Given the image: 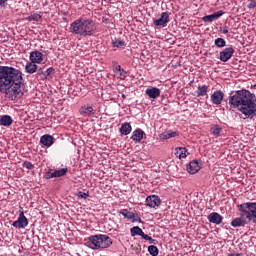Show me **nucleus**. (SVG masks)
<instances>
[{
    "instance_id": "f257e3e1",
    "label": "nucleus",
    "mask_w": 256,
    "mask_h": 256,
    "mask_svg": "<svg viewBox=\"0 0 256 256\" xmlns=\"http://www.w3.org/2000/svg\"><path fill=\"white\" fill-rule=\"evenodd\" d=\"M25 89V80L23 72L11 66H0V93H3L10 99L15 101L23 97Z\"/></svg>"
},
{
    "instance_id": "f03ea898",
    "label": "nucleus",
    "mask_w": 256,
    "mask_h": 256,
    "mask_svg": "<svg viewBox=\"0 0 256 256\" xmlns=\"http://www.w3.org/2000/svg\"><path fill=\"white\" fill-rule=\"evenodd\" d=\"M228 104L231 109L239 108L240 113L245 115L246 119H255L256 117V96L249 90L242 89L232 91L228 97Z\"/></svg>"
},
{
    "instance_id": "7ed1b4c3",
    "label": "nucleus",
    "mask_w": 256,
    "mask_h": 256,
    "mask_svg": "<svg viewBox=\"0 0 256 256\" xmlns=\"http://www.w3.org/2000/svg\"><path fill=\"white\" fill-rule=\"evenodd\" d=\"M70 33L80 37H91L95 33L93 19L80 17L70 24Z\"/></svg>"
},
{
    "instance_id": "20e7f679",
    "label": "nucleus",
    "mask_w": 256,
    "mask_h": 256,
    "mask_svg": "<svg viewBox=\"0 0 256 256\" xmlns=\"http://www.w3.org/2000/svg\"><path fill=\"white\" fill-rule=\"evenodd\" d=\"M238 211L243 221L256 223V202H246L238 205Z\"/></svg>"
},
{
    "instance_id": "39448f33",
    "label": "nucleus",
    "mask_w": 256,
    "mask_h": 256,
    "mask_svg": "<svg viewBox=\"0 0 256 256\" xmlns=\"http://www.w3.org/2000/svg\"><path fill=\"white\" fill-rule=\"evenodd\" d=\"M113 245L111 237L103 234L89 237V247L91 249H107Z\"/></svg>"
},
{
    "instance_id": "423d86ee",
    "label": "nucleus",
    "mask_w": 256,
    "mask_h": 256,
    "mask_svg": "<svg viewBox=\"0 0 256 256\" xmlns=\"http://www.w3.org/2000/svg\"><path fill=\"white\" fill-rule=\"evenodd\" d=\"M28 225L29 220L25 217L24 212H20L18 219L12 223V226L16 227V229H25Z\"/></svg>"
},
{
    "instance_id": "0eeeda50",
    "label": "nucleus",
    "mask_w": 256,
    "mask_h": 256,
    "mask_svg": "<svg viewBox=\"0 0 256 256\" xmlns=\"http://www.w3.org/2000/svg\"><path fill=\"white\" fill-rule=\"evenodd\" d=\"M234 53H235V49L232 46L225 48L220 52L219 59L220 61H222V63H227V61H229V59L233 57Z\"/></svg>"
},
{
    "instance_id": "6e6552de",
    "label": "nucleus",
    "mask_w": 256,
    "mask_h": 256,
    "mask_svg": "<svg viewBox=\"0 0 256 256\" xmlns=\"http://www.w3.org/2000/svg\"><path fill=\"white\" fill-rule=\"evenodd\" d=\"M147 207H151V209H155V207H159L161 205V198L157 195H151L146 198Z\"/></svg>"
},
{
    "instance_id": "1a4fd4ad",
    "label": "nucleus",
    "mask_w": 256,
    "mask_h": 256,
    "mask_svg": "<svg viewBox=\"0 0 256 256\" xmlns=\"http://www.w3.org/2000/svg\"><path fill=\"white\" fill-rule=\"evenodd\" d=\"M169 21V12H163L159 19L154 20V25L156 27H166Z\"/></svg>"
},
{
    "instance_id": "9d476101",
    "label": "nucleus",
    "mask_w": 256,
    "mask_h": 256,
    "mask_svg": "<svg viewBox=\"0 0 256 256\" xmlns=\"http://www.w3.org/2000/svg\"><path fill=\"white\" fill-rule=\"evenodd\" d=\"M223 15H225V12L220 10L214 14L202 17V21H204V23H213V21H217V19H219V17H223Z\"/></svg>"
},
{
    "instance_id": "9b49d317",
    "label": "nucleus",
    "mask_w": 256,
    "mask_h": 256,
    "mask_svg": "<svg viewBox=\"0 0 256 256\" xmlns=\"http://www.w3.org/2000/svg\"><path fill=\"white\" fill-rule=\"evenodd\" d=\"M145 95L148 99H157V97H161V90L157 87L147 88Z\"/></svg>"
},
{
    "instance_id": "f8f14e48",
    "label": "nucleus",
    "mask_w": 256,
    "mask_h": 256,
    "mask_svg": "<svg viewBox=\"0 0 256 256\" xmlns=\"http://www.w3.org/2000/svg\"><path fill=\"white\" fill-rule=\"evenodd\" d=\"M225 97V94L221 90H216L211 95V101L214 105H221L223 98Z\"/></svg>"
},
{
    "instance_id": "ddd939ff",
    "label": "nucleus",
    "mask_w": 256,
    "mask_h": 256,
    "mask_svg": "<svg viewBox=\"0 0 256 256\" xmlns=\"http://www.w3.org/2000/svg\"><path fill=\"white\" fill-rule=\"evenodd\" d=\"M208 221L210 223H214L215 225H221L222 221H223V216H221L219 213L217 212H212L208 215Z\"/></svg>"
},
{
    "instance_id": "4468645a",
    "label": "nucleus",
    "mask_w": 256,
    "mask_h": 256,
    "mask_svg": "<svg viewBox=\"0 0 256 256\" xmlns=\"http://www.w3.org/2000/svg\"><path fill=\"white\" fill-rule=\"evenodd\" d=\"M80 115L83 117H91L95 115V110L91 107V105H84L79 110Z\"/></svg>"
},
{
    "instance_id": "2eb2a0df",
    "label": "nucleus",
    "mask_w": 256,
    "mask_h": 256,
    "mask_svg": "<svg viewBox=\"0 0 256 256\" xmlns=\"http://www.w3.org/2000/svg\"><path fill=\"white\" fill-rule=\"evenodd\" d=\"M200 170L201 166H199V162H197V160L190 162L187 166V171L190 175H195V173H199Z\"/></svg>"
},
{
    "instance_id": "dca6fc26",
    "label": "nucleus",
    "mask_w": 256,
    "mask_h": 256,
    "mask_svg": "<svg viewBox=\"0 0 256 256\" xmlns=\"http://www.w3.org/2000/svg\"><path fill=\"white\" fill-rule=\"evenodd\" d=\"M29 59L32 63H41L43 61V53L39 52V50L32 51Z\"/></svg>"
},
{
    "instance_id": "f3484780",
    "label": "nucleus",
    "mask_w": 256,
    "mask_h": 256,
    "mask_svg": "<svg viewBox=\"0 0 256 256\" xmlns=\"http://www.w3.org/2000/svg\"><path fill=\"white\" fill-rule=\"evenodd\" d=\"M40 143H41V145H44L45 147H51V145H53V143H54V138H53V136H51L49 134L43 135L40 138Z\"/></svg>"
},
{
    "instance_id": "a211bd4d",
    "label": "nucleus",
    "mask_w": 256,
    "mask_h": 256,
    "mask_svg": "<svg viewBox=\"0 0 256 256\" xmlns=\"http://www.w3.org/2000/svg\"><path fill=\"white\" fill-rule=\"evenodd\" d=\"M0 125L2 127H11L13 125V118L10 115H2L0 117Z\"/></svg>"
},
{
    "instance_id": "6ab92c4d",
    "label": "nucleus",
    "mask_w": 256,
    "mask_h": 256,
    "mask_svg": "<svg viewBox=\"0 0 256 256\" xmlns=\"http://www.w3.org/2000/svg\"><path fill=\"white\" fill-rule=\"evenodd\" d=\"M67 174V168H61L60 170H55L54 172L47 174V179H53L54 177H64Z\"/></svg>"
},
{
    "instance_id": "aec40b11",
    "label": "nucleus",
    "mask_w": 256,
    "mask_h": 256,
    "mask_svg": "<svg viewBox=\"0 0 256 256\" xmlns=\"http://www.w3.org/2000/svg\"><path fill=\"white\" fill-rule=\"evenodd\" d=\"M119 213H120V215H123V217H125V219H130V220H133V221L141 222V218H139V217L135 218V213L130 212L127 209H122Z\"/></svg>"
},
{
    "instance_id": "412c9836",
    "label": "nucleus",
    "mask_w": 256,
    "mask_h": 256,
    "mask_svg": "<svg viewBox=\"0 0 256 256\" xmlns=\"http://www.w3.org/2000/svg\"><path fill=\"white\" fill-rule=\"evenodd\" d=\"M187 155H189V152L187 151V148L178 147V148L175 149V156L178 159H186Z\"/></svg>"
},
{
    "instance_id": "4be33fe9",
    "label": "nucleus",
    "mask_w": 256,
    "mask_h": 256,
    "mask_svg": "<svg viewBox=\"0 0 256 256\" xmlns=\"http://www.w3.org/2000/svg\"><path fill=\"white\" fill-rule=\"evenodd\" d=\"M145 135V132L141 129H137L133 132L131 139L134 140L135 143H141V140L143 139V136Z\"/></svg>"
},
{
    "instance_id": "5701e85b",
    "label": "nucleus",
    "mask_w": 256,
    "mask_h": 256,
    "mask_svg": "<svg viewBox=\"0 0 256 256\" xmlns=\"http://www.w3.org/2000/svg\"><path fill=\"white\" fill-rule=\"evenodd\" d=\"M37 69H38V66H37V63L35 62H28L25 65V71L30 75H33V73H37Z\"/></svg>"
},
{
    "instance_id": "b1692460",
    "label": "nucleus",
    "mask_w": 256,
    "mask_h": 256,
    "mask_svg": "<svg viewBox=\"0 0 256 256\" xmlns=\"http://www.w3.org/2000/svg\"><path fill=\"white\" fill-rule=\"evenodd\" d=\"M132 129L133 128L131 127V124L129 122H126V123L121 125L120 133L122 135H129V133H131Z\"/></svg>"
},
{
    "instance_id": "393cba45",
    "label": "nucleus",
    "mask_w": 256,
    "mask_h": 256,
    "mask_svg": "<svg viewBox=\"0 0 256 256\" xmlns=\"http://www.w3.org/2000/svg\"><path fill=\"white\" fill-rule=\"evenodd\" d=\"M208 91H209V86H207V85L198 86L196 95H197V97H205V95H207Z\"/></svg>"
},
{
    "instance_id": "a878e982",
    "label": "nucleus",
    "mask_w": 256,
    "mask_h": 256,
    "mask_svg": "<svg viewBox=\"0 0 256 256\" xmlns=\"http://www.w3.org/2000/svg\"><path fill=\"white\" fill-rule=\"evenodd\" d=\"M127 44L125 43L124 40H121V39H113L112 40V47H116L117 49H125V46Z\"/></svg>"
},
{
    "instance_id": "bb28decb",
    "label": "nucleus",
    "mask_w": 256,
    "mask_h": 256,
    "mask_svg": "<svg viewBox=\"0 0 256 256\" xmlns=\"http://www.w3.org/2000/svg\"><path fill=\"white\" fill-rule=\"evenodd\" d=\"M222 131H223V128H221V126H219V125H213L210 128V133L214 137H220Z\"/></svg>"
},
{
    "instance_id": "cd10ccee",
    "label": "nucleus",
    "mask_w": 256,
    "mask_h": 256,
    "mask_svg": "<svg viewBox=\"0 0 256 256\" xmlns=\"http://www.w3.org/2000/svg\"><path fill=\"white\" fill-rule=\"evenodd\" d=\"M177 135H179V132H173V131L169 130V131L162 133L160 137H161V139L167 140V139H173V137H177Z\"/></svg>"
},
{
    "instance_id": "c85d7f7f",
    "label": "nucleus",
    "mask_w": 256,
    "mask_h": 256,
    "mask_svg": "<svg viewBox=\"0 0 256 256\" xmlns=\"http://www.w3.org/2000/svg\"><path fill=\"white\" fill-rule=\"evenodd\" d=\"M130 233L132 237H135L136 235H141L143 234V229H141L139 226H134L130 229Z\"/></svg>"
},
{
    "instance_id": "c756f323",
    "label": "nucleus",
    "mask_w": 256,
    "mask_h": 256,
    "mask_svg": "<svg viewBox=\"0 0 256 256\" xmlns=\"http://www.w3.org/2000/svg\"><path fill=\"white\" fill-rule=\"evenodd\" d=\"M42 17L43 16L39 13H33V14H31L30 16H28L26 18V21H29V22H31V21H41Z\"/></svg>"
},
{
    "instance_id": "7c9ffc66",
    "label": "nucleus",
    "mask_w": 256,
    "mask_h": 256,
    "mask_svg": "<svg viewBox=\"0 0 256 256\" xmlns=\"http://www.w3.org/2000/svg\"><path fill=\"white\" fill-rule=\"evenodd\" d=\"M243 223H244L243 217H240V218H235L234 220H232L231 225H232V227H241L244 225Z\"/></svg>"
},
{
    "instance_id": "2f4dec72",
    "label": "nucleus",
    "mask_w": 256,
    "mask_h": 256,
    "mask_svg": "<svg viewBox=\"0 0 256 256\" xmlns=\"http://www.w3.org/2000/svg\"><path fill=\"white\" fill-rule=\"evenodd\" d=\"M214 45H216V47L223 48L227 45V42L223 38H217L214 41Z\"/></svg>"
},
{
    "instance_id": "473e14b6",
    "label": "nucleus",
    "mask_w": 256,
    "mask_h": 256,
    "mask_svg": "<svg viewBox=\"0 0 256 256\" xmlns=\"http://www.w3.org/2000/svg\"><path fill=\"white\" fill-rule=\"evenodd\" d=\"M148 252L152 256H157V255H159V248H157V246H155V245H150V246H148Z\"/></svg>"
},
{
    "instance_id": "72a5a7b5",
    "label": "nucleus",
    "mask_w": 256,
    "mask_h": 256,
    "mask_svg": "<svg viewBox=\"0 0 256 256\" xmlns=\"http://www.w3.org/2000/svg\"><path fill=\"white\" fill-rule=\"evenodd\" d=\"M51 75H55V68L50 67L46 71H44V79H47V77H51Z\"/></svg>"
},
{
    "instance_id": "f704fd0d",
    "label": "nucleus",
    "mask_w": 256,
    "mask_h": 256,
    "mask_svg": "<svg viewBox=\"0 0 256 256\" xmlns=\"http://www.w3.org/2000/svg\"><path fill=\"white\" fill-rule=\"evenodd\" d=\"M76 195L79 199H87V197H89V192L79 191Z\"/></svg>"
},
{
    "instance_id": "c9c22d12",
    "label": "nucleus",
    "mask_w": 256,
    "mask_h": 256,
    "mask_svg": "<svg viewBox=\"0 0 256 256\" xmlns=\"http://www.w3.org/2000/svg\"><path fill=\"white\" fill-rule=\"evenodd\" d=\"M13 0H0V8L1 9H7V5L11 3Z\"/></svg>"
},
{
    "instance_id": "e433bc0d",
    "label": "nucleus",
    "mask_w": 256,
    "mask_h": 256,
    "mask_svg": "<svg viewBox=\"0 0 256 256\" xmlns=\"http://www.w3.org/2000/svg\"><path fill=\"white\" fill-rule=\"evenodd\" d=\"M23 167H25V169H35V166L33 165V163L29 162V161H24L23 162Z\"/></svg>"
},
{
    "instance_id": "4c0bfd02",
    "label": "nucleus",
    "mask_w": 256,
    "mask_h": 256,
    "mask_svg": "<svg viewBox=\"0 0 256 256\" xmlns=\"http://www.w3.org/2000/svg\"><path fill=\"white\" fill-rule=\"evenodd\" d=\"M125 70H120V71H118L115 75H116V77H118V79H125Z\"/></svg>"
},
{
    "instance_id": "58836bf2",
    "label": "nucleus",
    "mask_w": 256,
    "mask_h": 256,
    "mask_svg": "<svg viewBox=\"0 0 256 256\" xmlns=\"http://www.w3.org/2000/svg\"><path fill=\"white\" fill-rule=\"evenodd\" d=\"M248 9H256V1L255 0H250L248 4Z\"/></svg>"
},
{
    "instance_id": "ea45409f",
    "label": "nucleus",
    "mask_w": 256,
    "mask_h": 256,
    "mask_svg": "<svg viewBox=\"0 0 256 256\" xmlns=\"http://www.w3.org/2000/svg\"><path fill=\"white\" fill-rule=\"evenodd\" d=\"M37 75L39 77H43L44 78V73L45 71H43V68H37V71H36Z\"/></svg>"
},
{
    "instance_id": "a19ab883",
    "label": "nucleus",
    "mask_w": 256,
    "mask_h": 256,
    "mask_svg": "<svg viewBox=\"0 0 256 256\" xmlns=\"http://www.w3.org/2000/svg\"><path fill=\"white\" fill-rule=\"evenodd\" d=\"M140 237H142V239H144L145 241L151 240V236L145 234V232H142V235H140Z\"/></svg>"
},
{
    "instance_id": "79ce46f5",
    "label": "nucleus",
    "mask_w": 256,
    "mask_h": 256,
    "mask_svg": "<svg viewBox=\"0 0 256 256\" xmlns=\"http://www.w3.org/2000/svg\"><path fill=\"white\" fill-rule=\"evenodd\" d=\"M123 69L121 68V65H117L116 67H115V71H114V73L116 74V73H119V71H122Z\"/></svg>"
},
{
    "instance_id": "37998d69",
    "label": "nucleus",
    "mask_w": 256,
    "mask_h": 256,
    "mask_svg": "<svg viewBox=\"0 0 256 256\" xmlns=\"http://www.w3.org/2000/svg\"><path fill=\"white\" fill-rule=\"evenodd\" d=\"M222 33H223L224 35H227V33H229V30L227 29V27H224V28H223Z\"/></svg>"
},
{
    "instance_id": "c03bdc74",
    "label": "nucleus",
    "mask_w": 256,
    "mask_h": 256,
    "mask_svg": "<svg viewBox=\"0 0 256 256\" xmlns=\"http://www.w3.org/2000/svg\"><path fill=\"white\" fill-rule=\"evenodd\" d=\"M148 241H150V243H151V244H153V243H157V240L152 239V238H151V240H148Z\"/></svg>"
},
{
    "instance_id": "a18cd8bd",
    "label": "nucleus",
    "mask_w": 256,
    "mask_h": 256,
    "mask_svg": "<svg viewBox=\"0 0 256 256\" xmlns=\"http://www.w3.org/2000/svg\"><path fill=\"white\" fill-rule=\"evenodd\" d=\"M125 98H126L125 94H122V99H125Z\"/></svg>"
}]
</instances>
